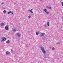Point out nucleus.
I'll list each match as a JSON object with an SVG mask.
<instances>
[{"instance_id": "obj_14", "label": "nucleus", "mask_w": 63, "mask_h": 63, "mask_svg": "<svg viewBox=\"0 0 63 63\" xmlns=\"http://www.w3.org/2000/svg\"><path fill=\"white\" fill-rule=\"evenodd\" d=\"M10 40H8V41H7V44H9V43H10Z\"/></svg>"}, {"instance_id": "obj_19", "label": "nucleus", "mask_w": 63, "mask_h": 63, "mask_svg": "<svg viewBox=\"0 0 63 63\" xmlns=\"http://www.w3.org/2000/svg\"><path fill=\"white\" fill-rule=\"evenodd\" d=\"M44 26L45 27H47V25H46V24H45L44 25Z\"/></svg>"}, {"instance_id": "obj_15", "label": "nucleus", "mask_w": 63, "mask_h": 63, "mask_svg": "<svg viewBox=\"0 0 63 63\" xmlns=\"http://www.w3.org/2000/svg\"><path fill=\"white\" fill-rule=\"evenodd\" d=\"M44 57H45V58H47V56H46V55H45Z\"/></svg>"}, {"instance_id": "obj_12", "label": "nucleus", "mask_w": 63, "mask_h": 63, "mask_svg": "<svg viewBox=\"0 0 63 63\" xmlns=\"http://www.w3.org/2000/svg\"><path fill=\"white\" fill-rule=\"evenodd\" d=\"M47 25L48 26H49V22H47Z\"/></svg>"}, {"instance_id": "obj_3", "label": "nucleus", "mask_w": 63, "mask_h": 63, "mask_svg": "<svg viewBox=\"0 0 63 63\" xmlns=\"http://www.w3.org/2000/svg\"><path fill=\"white\" fill-rule=\"evenodd\" d=\"M6 40V38L5 37H3L2 39V41L4 42Z\"/></svg>"}, {"instance_id": "obj_11", "label": "nucleus", "mask_w": 63, "mask_h": 63, "mask_svg": "<svg viewBox=\"0 0 63 63\" xmlns=\"http://www.w3.org/2000/svg\"><path fill=\"white\" fill-rule=\"evenodd\" d=\"M47 8H48V9H51V7H50L47 6Z\"/></svg>"}, {"instance_id": "obj_20", "label": "nucleus", "mask_w": 63, "mask_h": 63, "mask_svg": "<svg viewBox=\"0 0 63 63\" xmlns=\"http://www.w3.org/2000/svg\"><path fill=\"white\" fill-rule=\"evenodd\" d=\"M13 31H14V32H16V30L14 29V30H13Z\"/></svg>"}, {"instance_id": "obj_24", "label": "nucleus", "mask_w": 63, "mask_h": 63, "mask_svg": "<svg viewBox=\"0 0 63 63\" xmlns=\"http://www.w3.org/2000/svg\"><path fill=\"white\" fill-rule=\"evenodd\" d=\"M11 51L12 52H13V50H11Z\"/></svg>"}, {"instance_id": "obj_17", "label": "nucleus", "mask_w": 63, "mask_h": 63, "mask_svg": "<svg viewBox=\"0 0 63 63\" xmlns=\"http://www.w3.org/2000/svg\"><path fill=\"white\" fill-rule=\"evenodd\" d=\"M61 3H62V5L63 7V2H62Z\"/></svg>"}, {"instance_id": "obj_9", "label": "nucleus", "mask_w": 63, "mask_h": 63, "mask_svg": "<svg viewBox=\"0 0 63 63\" xmlns=\"http://www.w3.org/2000/svg\"><path fill=\"white\" fill-rule=\"evenodd\" d=\"M4 25V23H1L0 24V25L1 26H3Z\"/></svg>"}, {"instance_id": "obj_7", "label": "nucleus", "mask_w": 63, "mask_h": 63, "mask_svg": "<svg viewBox=\"0 0 63 63\" xmlns=\"http://www.w3.org/2000/svg\"><path fill=\"white\" fill-rule=\"evenodd\" d=\"M6 54L7 55H9L10 54V53L9 51H7L6 52Z\"/></svg>"}, {"instance_id": "obj_1", "label": "nucleus", "mask_w": 63, "mask_h": 63, "mask_svg": "<svg viewBox=\"0 0 63 63\" xmlns=\"http://www.w3.org/2000/svg\"><path fill=\"white\" fill-rule=\"evenodd\" d=\"M40 48L41 49V50L42 51V52H43L44 54H46V51L45 50V48H44V47H43V46H42L40 47Z\"/></svg>"}, {"instance_id": "obj_21", "label": "nucleus", "mask_w": 63, "mask_h": 63, "mask_svg": "<svg viewBox=\"0 0 63 63\" xmlns=\"http://www.w3.org/2000/svg\"><path fill=\"white\" fill-rule=\"evenodd\" d=\"M56 44H60V42H58V43H57Z\"/></svg>"}, {"instance_id": "obj_8", "label": "nucleus", "mask_w": 63, "mask_h": 63, "mask_svg": "<svg viewBox=\"0 0 63 63\" xmlns=\"http://www.w3.org/2000/svg\"><path fill=\"white\" fill-rule=\"evenodd\" d=\"M10 13H11V14H12L14 15V13H13V12H12V11H10L9 12H8V15L10 14Z\"/></svg>"}, {"instance_id": "obj_13", "label": "nucleus", "mask_w": 63, "mask_h": 63, "mask_svg": "<svg viewBox=\"0 0 63 63\" xmlns=\"http://www.w3.org/2000/svg\"><path fill=\"white\" fill-rule=\"evenodd\" d=\"M36 35H39V32H36Z\"/></svg>"}, {"instance_id": "obj_16", "label": "nucleus", "mask_w": 63, "mask_h": 63, "mask_svg": "<svg viewBox=\"0 0 63 63\" xmlns=\"http://www.w3.org/2000/svg\"><path fill=\"white\" fill-rule=\"evenodd\" d=\"M3 12L4 13H6V10H4L3 11Z\"/></svg>"}, {"instance_id": "obj_18", "label": "nucleus", "mask_w": 63, "mask_h": 63, "mask_svg": "<svg viewBox=\"0 0 63 63\" xmlns=\"http://www.w3.org/2000/svg\"><path fill=\"white\" fill-rule=\"evenodd\" d=\"M54 49H55V48L54 47H53V48L52 49V50H54Z\"/></svg>"}, {"instance_id": "obj_2", "label": "nucleus", "mask_w": 63, "mask_h": 63, "mask_svg": "<svg viewBox=\"0 0 63 63\" xmlns=\"http://www.w3.org/2000/svg\"><path fill=\"white\" fill-rule=\"evenodd\" d=\"M44 11L45 12H46L47 14H48L49 13L47 11V10L46 9H44Z\"/></svg>"}, {"instance_id": "obj_5", "label": "nucleus", "mask_w": 63, "mask_h": 63, "mask_svg": "<svg viewBox=\"0 0 63 63\" xmlns=\"http://www.w3.org/2000/svg\"><path fill=\"white\" fill-rule=\"evenodd\" d=\"M45 35V33H41L40 34V36L41 37H43Z\"/></svg>"}, {"instance_id": "obj_6", "label": "nucleus", "mask_w": 63, "mask_h": 63, "mask_svg": "<svg viewBox=\"0 0 63 63\" xmlns=\"http://www.w3.org/2000/svg\"><path fill=\"white\" fill-rule=\"evenodd\" d=\"M33 10V9H32L31 10H29V11H30L31 13L32 14H33V12H32V10Z\"/></svg>"}, {"instance_id": "obj_10", "label": "nucleus", "mask_w": 63, "mask_h": 63, "mask_svg": "<svg viewBox=\"0 0 63 63\" xmlns=\"http://www.w3.org/2000/svg\"><path fill=\"white\" fill-rule=\"evenodd\" d=\"M17 35L18 37H20V34H19V33H17Z\"/></svg>"}, {"instance_id": "obj_4", "label": "nucleus", "mask_w": 63, "mask_h": 63, "mask_svg": "<svg viewBox=\"0 0 63 63\" xmlns=\"http://www.w3.org/2000/svg\"><path fill=\"white\" fill-rule=\"evenodd\" d=\"M5 29L6 30H9V26H6L5 27Z\"/></svg>"}, {"instance_id": "obj_23", "label": "nucleus", "mask_w": 63, "mask_h": 63, "mask_svg": "<svg viewBox=\"0 0 63 63\" xmlns=\"http://www.w3.org/2000/svg\"><path fill=\"white\" fill-rule=\"evenodd\" d=\"M1 4L2 5H3V4H4V3H1Z\"/></svg>"}, {"instance_id": "obj_25", "label": "nucleus", "mask_w": 63, "mask_h": 63, "mask_svg": "<svg viewBox=\"0 0 63 63\" xmlns=\"http://www.w3.org/2000/svg\"><path fill=\"white\" fill-rule=\"evenodd\" d=\"M40 1H43V0H41Z\"/></svg>"}, {"instance_id": "obj_22", "label": "nucleus", "mask_w": 63, "mask_h": 63, "mask_svg": "<svg viewBox=\"0 0 63 63\" xmlns=\"http://www.w3.org/2000/svg\"><path fill=\"white\" fill-rule=\"evenodd\" d=\"M31 17V16H28V17H29V18H30Z\"/></svg>"}, {"instance_id": "obj_26", "label": "nucleus", "mask_w": 63, "mask_h": 63, "mask_svg": "<svg viewBox=\"0 0 63 63\" xmlns=\"http://www.w3.org/2000/svg\"><path fill=\"white\" fill-rule=\"evenodd\" d=\"M51 48V47H50V48Z\"/></svg>"}]
</instances>
